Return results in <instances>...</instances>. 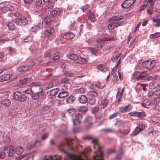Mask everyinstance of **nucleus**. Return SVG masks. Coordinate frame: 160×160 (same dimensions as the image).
<instances>
[{"label": "nucleus", "instance_id": "f257e3e1", "mask_svg": "<svg viewBox=\"0 0 160 160\" xmlns=\"http://www.w3.org/2000/svg\"><path fill=\"white\" fill-rule=\"evenodd\" d=\"M84 139L91 140L92 142L93 143L94 148L97 150L98 152L95 151V155L94 156V160H103L102 158L103 157V153L100 151L101 148L100 146L98 140L94 138L92 136L88 135L85 136L84 138Z\"/></svg>", "mask_w": 160, "mask_h": 160}, {"label": "nucleus", "instance_id": "f03ea898", "mask_svg": "<svg viewBox=\"0 0 160 160\" xmlns=\"http://www.w3.org/2000/svg\"><path fill=\"white\" fill-rule=\"evenodd\" d=\"M123 18V17L122 16H114L112 17L108 20L110 23L108 25L109 29H112L120 25L121 22L119 21L122 19Z\"/></svg>", "mask_w": 160, "mask_h": 160}, {"label": "nucleus", "instance_id": "7ed1b4c3", "mask_svg": "<svg viewBox=\"0 0 160 160\" xmlns=\"http://www.w3.org/2000/svg\"><path fill=\"white\" fill-rule=\"evenodd\" d=\"M116 38L115 37H103L98 39L97 40V42L98 43L97 47L98 49H101L102 48V45L100 44H104L106 41H115L116 40Z\"/></svg>", "mask_w": 160, "mask_h": 160}, {"label": "nucleus", "instance_id": "20e7f679", "mask_svg": "<svg viewBox=\"0 0 160 160\" xmlns=\"http://www.w3.org/2000/svg\"><path fill=\"white\" fill-rule=\"evenodd\" d=\"M31 18L29 16L26 17H22L20 18H18L16 19V23L17 24L22 26L25 25L31 22Z\"/></svg>", "mask_w": 160, "mask_h": 160}, {"label": "nucleus", "instance_id": "39448f33", "mask_svg": "<svg viewBox=\"0 0 160 160\" xmlns=\"http://www.w3.org/2000/svg\"><path fill=\"white\" fill-rule=\"evenodd\" d=\"M13 98L15 100L20 102H23L27 99V98L26 95L23 94L19 91H17L13 94Z\"/></svg>", "mask_w": 160, "mask_h": 160}, {"label": "nucleus", "instance_id": "423d86ee", "mask_svg": "<svg viewBox=\"0 0 160 160\" xmlns=\"http://www.w3.org/2000/svg\"><path fill=\"white\" fill-rule=\"evenodd\" d=\"M156 64L154 60H147L142 62V65L144 68L149 69L153 68Z\"/></svg>", "mask_w": 160, "mask_h": 160}, {"label": "nucleus", "instance_id": "0eeeda50", "mask_svg": "<svg viewBox=\"0 0 160 160\" xmlns=\"http://www.w3.org/2000/svg\"><path fill=\"white\" fill-rule=\"evenodd\" d=\"M92 117L88 116L84 120V122L87 129H91L92 127L93 124L92 122Z\"/></svg>", "mask_w": 160, "mask_h": 160}, {"label": "nucleus", "instance_id": "6e6552de", "mask_svg": "<svg viewBox=\"0 0 160 160\" xmlns=\"http://www.w3.org/2000/svg\"><path fill=\"white\" fill-rule=\"evenodd\" d=\"M129 114H130V116H136L140 118H143L146 116V114L144 112H131L129 113Z\"/></svg>", "mask_w": 160, "mask_h": 160}, {"label": "nucleus", "instance_id": "1a4fd4ad", "mask_svg": "<svg viewBox=\"0 0 160 160\" xmlns=\"http://www.w3.org/2000/svg\"><path fill=\"white\" fill-rule=\"evenodd\" d=\"M43 90L42 88H39V91L37 92H33L31 95L32 99L34 100L38 99L40 96L42 94Z\"/></svg>", "mask_w": 160, "mask_h": 160}, {"label": "nucleus", "instance_id": "9d476101", "mask_svg": "<svg viewBox=\"0 0 160 160\" xmlns=\"http://www.w3.org/2000/svg\"><path fill=\"white\" fill-rule=\"evenodd\" d=\"M136 0H126L121 5L122 8H128L134 3Z\"/></svg>", "mask_w": 160, "mask_h": 160}, {"label": "nucleus", "instance_id": "9b49d317", "mask_svg": "<svg viewBox=\"0 0 160 160\" xmlns=\"http://www.w3.org/2000/svg\"><path fill=\"white\" fill-rule=\"evenodd\" d=\"M146 75L147 74L145 72H136L134 74V76L135 78L138 80H142V79L143 78L146 77Z\"/></svg>", "mask_w": 160, "mask_h": 160}, {"label": "nucleus", "instance_id": "f8f14e48", "mask_svg": "<svg viewBox=\"0 0 160 160\" xmlns=\"http://www.w3.org/2000/svg\"><path fill=\"white\" fill-rule=\"evenodd\" d=\"M54 32L53 28L51 26H48L47 30H44L43 33L44 35L46 37H48L52 35Z\"/></svg>", "mask_w": 160, "mask_h": 160}, {"label": "nucleus", "instance_id": "ddd939ff", "mask_svg": "<svg viewBox=\"0 0 160 160\" xmlns=\"http://www.w3.org/2000/svg\"><path fill=\"white\" fill-rule=\"evenodd\" d=\"M62 9L58 8L56 10H53L50 13L51 16L52 17H56L60 15L62 11Z\"/></svg>", "mask_w": 160, "mask_h": 160}, {"label": "nucleus", "instance_id": "4468645a", "mask_svg": "<svg viewBox=\"0 0 160 160\" xmlns=\"http://www.w3.org/2000/svg\"><path fill=\"white\" fill-rule=\"evenodd\" d=\"M75 37V34L72 32L67 33L65 34H62L61 35V38H64L66 39H71Z\"/></svg>", "mask_w": 160, "mask_h": 160}, {"label": "nucleus", "instance_id": "2eb2a0df", "mask_svg": "<svg viewBox=\"0 0 160 160\" xmlns=\"http://www.w3.org/2000/svg\"><path fill=\"white\" fill-rule=\"evenodd\" d=\"M9 150L8 146L2 147L1 149V158H4Z\"/></svg>", "mask_w": 160, "mask_h": 160}, {"label": "nucleus", "instance_id": "dca6fc26", "mask_svg": "<svg viewBox=\"0 0 160 160\" xmlns=\"http://www.w3.org/2000/svg\"><path fill=\"white\" fill-rule=\"evenodd\" d=\"M118 93L116 95V99L119 102L121 101V98L124 92V88L121 89L118 87Z\"/></svg>", "mask_w": 160, "mask_h": 160}, {"label": "nucleus", "instance_id": "f3484780", "mask_svg": "<svg viewBox=\"0 0 160 160\" xmlns=\"http://www.w3.org/2000/svg\"><path fill=\"white\" fill-rule=\"evenodd\" d=\"M109 102L108 99L104 98L101 101L100 105L101 108L104 109L106 108Z\"/></svg>", "mask_w": 160, "mask_h": 160}, {"label": "nucleus", "instance_id": "a211bd4d", "mask_svg": "<svg viewBox=\"0 0 160 160\" xmlns=\"http://www.w3.org/2000/svg\"><path fill=\"white\" fill-rule=\"evenodd\" d=\"M13 76L12 74H6L1 76V82L7 81L11 78Z\"/></svg>", "mask_w": 160, "mask_h": 160}, {"label": "nucleus", "instance_id": "6ab92c4d", "mask_svg": "<svg viewBox=\"0 0 160 160\" xmlns=\"http://www.w3.org/2000/svg\"><path fill=\"white\" fill-rule=\"evenodd\" d=\"M154 104L153 101L148 99H145L143 102L142 103V105L143 107H147V106L151 105H153Z\"/></svg>", "mask_w": 160, "mask_h": 160}, {"label": "nucleus", "instance_id": "aec40b11", "mask_svg": "<svg viewBox=\"0 0 160 160\" xmlns=\"http://www.w3.org/2000/svg\"><path fill=\"white\" fill-rule=\"evenodd\" d=\"M57 80H52L51 82L47 83L46 84L45 87L49 89L52 87L53 86L57 85Z\"/></svg>", "mask_w": 160, "mask_h": 160}, {"label": "nucleus", "instance_id": "412c9836", "mask_svg": "<svg viewBox=\"0 0 160 160\" xmlns=\"http://www.w3.org/2000/svg\"><path fill=\"white\" fill-rule=\"evenodd\" d=\"M75 62L78 64H82L86 63V60L82 57L78 56V58L76 59Z\"/></svg>", "mask_w": 160, "mask_h": 160}, {"label": "nucleus", "instance_id": "4be33fe9", "mask_svg": "<svg viewBox=\"0 0 160 160\" xmlns=\"http://www.w3.org/2000/svg\"><path fill=\"white\" fill-rule=\"evenodd\" d=\"M69 95V93L67 91H63L60 92L58 95V97L60 98H64Z\"/></svg>", "mask_w": 160, "mask_h": 160}, {"label": "nucleus", "instance_id": "5701e85b", "mask_svg": "<svg viewBox=\"0 0 160 160\" xmlns=\"http://www.w3.org/2000/svg\"><path fill=\"white\" fill-rule=\"evenodd\" d=\"M31 68V67L30 66H22L18 68V70L20 72L27 71V70L30 69Z\"/></svg>", "mask_w": 160, "mask_h": 160}, {"label": "nucleus", "instance_id": "b1692460", "mask_svg": "<svg viewBox=\"0 0 160 160\" xmlns=\"http://www.w3.org/2000/svg\"><path fill=\"white\" fill-rule=\"evenodd\" d=\"M9 147V152L8 156L10 157H12L15 155V153H16L15 148L13 147L10 149V147Z\"/></svg>", "mask_w": 160, "mask_h": 160}, {"label": "nucleus", "instance_id": "393cba45", "mask_svg": "<svg viewBox=\"0 0 160 160\" xmlns=\"http://www.w3.org/2000/svg\"><path fill=\"white\" fill-rule=\"evenodd\" d=\"M47 57H49L52 60H57L60 58V55L58 52L53 54L52 55H47Z\"/></svg>", "mask_w": 160, "mask_h": 160}, {"label": "nucleus", "instance_id": "a878e982", "mask_svg": "<svg viewBox=\"0 0 160 160\" xmlns=\"http://www.w3.org/2000/svg\"><path fill=\"white\" fill-rule=\"evenodd\" d=\"M79 101L82 103H86L88 101L87 98L85 95H82L79 98Z\"/></svg>", "mask_w": 160, "mask_h": 160}, {"label": "nucleus", "instance_id": "bb28decb", "mask_svg": "<svg viewBox=\"0 0 160 160\" xmlns=\"http://www.w3.org/2000/svg\"><path fill=\"white\" fill-rule=\"evenodd\" d=\"M85 91V89L84 88H81L76 90L74 93L75 94H82L84 93Z\"/></svg>", "mask_w": 160, "mask_h": 160}, {"label": "nucleus", "instance_id": "cd10ccee", "mask_svg": "<svg viewBox=\"0 0 160 160\" xmlns=\"http://www.w3.org/2000/svg\"><path fill=\"white\" fill-rule=\"evenodd\" d=\"M1 104L6 105L8 107L10 106L11 102L9 99H5L1 101Z\"/></svg>", "mask_w": 160, "mask_h": 160}, {"label": "nucleus", "instance_id": "c85d7f7f", "mask_svg": "<svg viewBox=\"0 0 160 160\" xmlns=\"http://www.w3.org/2000/svg\"><path fill=\"white\" fill-rule=\"evenodd\" d=\"M59 89L58 88H56L53 89H52L50 91V95L53 96L57 94L59 92Z\"/></svg>", "mask_w": 160, "mask_h": 160}, {"label": "nucleus", "instance_id": "c756f323", "mask_svg": "<svg viewBox=\"0 0 160 160\" xmlns=\"http://www.w3.org/2000/svg\"><path fill=\"white\" fill-rule=\"evenodd\" d=\"M88 18L91 20L92 22H94L96 21L95 18V15L94 13L91 12H89L88 14Z\"/></svg>", "mask_w": 160, "mask_h": 160}, {"label": "nucleus", "instance_id": "7c9ffc66", "mask_svg": "<svg viewBox=\"0 0 160 160\" xmlns=\"http://www.w3.org/2000/svg\"><path fill=\"white\" fill-rule=\"evenodd\" d=\"M41 84L40 82H33L31 83L29 85V87L31 88L33 87H39V88L40 87Z\"/></svg>", "mask_w": 160, "mask_h": 160}, {"label": "nucleus", "instance_id": "2f4dec72", "mask_svg": "<svg viewBox=\"0 0 160 160\" xmlns=\"http://www.w3.org/2000/svg\"><path fill=\"white\" fill-rule=\"evenodd\" d=\"M75 98L72 95L69 96L67 99V102L70 104L72 103L75 101Z\"/></svg>", "mask_w": 160, "mask_h": 160}, {"label": "nucleus", "instance_id": "473e14b6", "mask_svg": "<svg viewBox=\"0 0 160 160\" xmlns=\"http://www.w3.org/2000/svg\"><path fill=\"white\" fill-rule=\"evenodd\" d=\"M16 153L18 154H20L24 151L23 149L22 146H18L15 148Z\"/></svg>", "mask_w": 160, "mask_h": 160}, {"label": "nucleus", "instance_id": "72a5a7b5", "mask_svg": "<svg viewBox=\"0 0 160 160\" xmlns=\"http://www.w3.org/2000/svg\"><path fill=\"white\" fill-rule=\"evenodd\" d=\"M160 36V32H157L154 34H151L149 38L151 39H154Z\"/></svg>", "mask_w": 160, "mask_h": 160}, {"label": "nucleus", "instance_id": "f704fd0d", "mask_svg": "<svg viewBox=\"0 0 160 160\" xmlns=\"http://www.w3.org/2000/svg\"><path fill=\"white\" fill-rule=\"evenodd\" d=\"M51 21L50 17L47 16L45 18L44 21H43L42 22L45 23L48 26L50 24Z\"/></svg>", "mask_w": 160, "mask_h": 160}, {"label": "nucleus", "instance_id": "c9c22d12", "mask_svg": "<svg viewBox=\"0 0 160 160\" xmlns=\"http://www.w3.org/2000/svg\"><path fill=\"white\" fill-rule=\"evenodd\" d=\"M4 3H1V11H2L3 12H6L8 11V7L7 6H4Z\"/></svg>", "mask_w": 160, "mask_h": 160}, {"label": "nucleus", "instance_id": "e433bc0d", "mask_svg": "<svg viewBox=\"0 0 160 160\" xmlns=\"http://www.w3.org/2000/svg\"><path fill=\"white\" fill-rule=\"evenodd\" d=\"M97 68L101 71L105 72L107 71V68L105 66L102 64L99 65L97 67Z\"/></svg>", "mask_w": 160, "mask_h": 160}, {"label": "nucleus", "instance_id": "4c0bfd02", "mask_svg": "<svg viewBox=\"0 0 160 160\" xmlns=\"http://www.w3.org/2000/svg\"><path fill=\"white\" fill-rule=\"evenodd\" d=\"M88 108L86 106H82L80 107L79 109L78 110L79 111L82 112H85L88 110Z\"/></svg>", "mask_w": 160, "mask_h": 160}, {"label": "nucleus", "instance_id": "58836bf2", "mask_svg": "<svg viewBox=\"0 0 160 160\" xmlns=\"http://www.w3.org/2000/svg\"><path fill=\"white\" fill-rule=\"evenodd\" d=\"M8 28L11 30H13L15 28V25L12 22H9L8 24Z\"/></svg>", "mask_w": 160, "mask_h": 160}, {"label": "nucleus", "instance_id": "ea45409f", "mask_svg": "<svg viewBox=\"0 0 160 160\" xmlns=\"http://www.w3.org/2000/svg\"><path fill=\"white\" fill-rule=\"evenodd\" d=\"M124 123L122 120H117L115 123V126L117 127H119L123 125Z\"/></svg>", "mask_w": 160, "mask_h": 160}, {"label": "nucleus", "instance_id": "a19ab883", "mask_svg": "<svg viewBox=\"0 0 160 160\" xmlns=\"http://www.w3.org/2000/svg\"><path fill=\"white\" fill-rule=\"evenodd\" d=\"M77 55L74 54H71L68 56L69 58L75 61L76 59L78 58Z\"/></svg>", "mask_w": 160, "mask_h": 160}, {"label": "nucleus", "instance_id": "79ce46f5", "mask_svg": "<svg viewBox=\"0 0 160 160\" xmlns=\"http://www.w3.org/2000/svg\"><path fill=\"white\" fill-rule=\"evenodd\" d=\"M54 5L55 3L51 1L49 2L47 4V8L49 9H51L53 8Z\"/></svg>", "mask_w": 160, "mask_h": 160}, {"label": "nucleus", "instance_id": "37998d69", "mask_svg": "<svg viewBox=\"0 0 160 160\" xmlns=\"http://www.w3.org/2000/svg\"><path fill=\"white\" fill-rule=\"evenodd\" d=\"M66 112L68 113L70 115H72L75 113L76 110L74 108H72L67 110Z\"/></svg>", "mask_w": 160, "mask_h": 160}, {"label": "nucleus", "instance_id": "c03bdc74", "mask_svg": "<svg viewBox=\"0 0 160 160\" xmlns=\"http://www.w3.org/2000/svg\"><path fill=\"white\" fill-rule=\"evenodd\" d=\"M89 51L91 53H92V54H94L95 56H97L98 54V51L94 49H93L90 48L89 49Z\"/></svg>", "mask_w": 160, "mask_h": 160}, {"label": "nucleus", "instance_id": "a18cd8bd", "mask_svg": "<svg viewBox=\"0 0 160 160\" xmlns=\"http://www.w3.org/2000/svg\"><path fill=\"white\" fill-rule=\"evenodd\" d=\"M145 125L143 124H141L137 127L135 130H143L145 129Z\"/></svg>", "mask_w": 160, "mask_h": 160}, {"label": "nucleus", "instance_id": "49530a36", "mask_svg": "<svg viewBox=\"0 0 160 160\" xmlns=\"http://www.w3.org/2000/svg\"><path fill=\"white\" fill-rule=\"evenodd\" d=\"M40 29V27L38 25L34 26L31 28L30 30V31L31 32H34L38 31Z\"/></svg>", "mask_w": 160, "mask_h": 160}, {"label": "nucleus", "instance_id": "de8ad7c7", "mask_svg": "<svg viewBox=\"0 0 160 160\" xmlns=\"http://www.w3.org/2000/svg\"><path fill=\"white\" fill-rule=\"evenodd\" d=\"M88 94L92 98H95L97 96V92L94 91L89 92Z\"/></svg>", "mask_w": 160, "mask_h": 160}, {"label": "nucleus", "instance_id": "09e8293b", "mask_svg": "<svg viewBox=\"0 0 160 160\" xmlns=\"http://www.w3.org/2000/svg\"><path fill=\"white\" fill-rule=\"evenodd\" d=\"M61 82L62 83H65L66 84H69V80L68 78H64L61 80Z\"/></svg>", "mask_w": 160, "mask_h": 160}, {"label": "nucleus", "instance_id": "8fccbe9b", "mask_svg": "<svg viewBox=\"0 0 160 160\" xmlns=\"http://www.w3.org/2000/svg\"><path fill=\"white\" fill-rule=\"evenodd\" d=\"M132 106L129 104L127 106H126L124 107V112H128L131 110L132 109Z\"/></svg>", "mask_w": 160, "mask_h": 160}, {"label": "nucleus", "instance_id": "3c124183", "mask_svg": "<svg viewBox=\"0 0 160 160\" xmlns=\"http://www.w3.org/2000/svg\"><path fill=\"white\" fill-rule=\"evenodd\" d=\"M96 100L95 98L91 97L89 99V102L91 105H94L95 104Z\"/></svg>", "mask_w": 160, "mask_h": 160}, {"label": "nucleus", "instance_id": "603ef678", "mask_svg": "<svg viewBox=\"0 0 160 160\" xmlns=\"http://www.w3.org/2000/svg\"><path fill=\"white\" fill-rule=\"evenodd\" d=\"M73 124L75 126H77L81 123V121L79 120L74 119L73 120Z\"/></svg>", "mask_w": 160, "mask_h": 160}, {"label": "nucleus", "instance_id": "864d4df0", "mask_svg": "<svg viewBox=\"0 0 160 160\" xmlns=\"http://www.w3.org/2000/svg\"><path fill=\"white\" fill-rule=\"evenodd\" d=\"M35 2L37 6L41 7L43 4L42 0H35Z\"/></svg>", "mask_w": 160, "mask_h": 160}, {"label": "nucleus", "instance_id": "5fc2aeb1", "mask_svg": "<svg viewBox=\"0 0 160 160\" xmlns=\"http://www.w3.org/2000/svg\"><path fill=\"white\" fill-rule=\"evenodd\" d=\"M99 109V108L98 107H95L92 108V112L93 113H95L98 112Z\"/></svg>", "mask_w": 160, "mask_h": 160}, {"label": "nucleus", "instance_id": "6e6d98bb", "mask_svg": "<svg viewBox=\"0 0 160 160\" xmlns=\"http://www.w3.org/2000/svg\"><path fill=\"white\" fill-rule=\"evenodd\" d=\"M34 146V143H28L27 145L26 148L28 150H29L32 148Z\"/></svg>", "mask_w": 160, "mask_h": 160}, {"label": "nucleus", "instance_id": "4d7b16f0", "mask_svg": "<svg viewBox=\"0 0 160 160\" xmlns=\"http://www.w3.org/2000/svg\"><path fill=\"white\" fill-rule=\"evenodd\" d=\"M28 78H24L20 80V82L21 84H26L27 83V82L28 81Z\"/></svg>", "mask_w": 160, "mask_h": 160}, {"label": "nucleus", "instance_id": "13d9d810", "mask_svg": "<svg viewBox=\"0 0 160 160\" xmlns=\"http://www.w3.org/2000/svg\"><path fill=\"white\" fill-rule=\"evenodd\" d=\"M158 92L157 91H155L154 92H149L148 93V96H154L155 95H158Z\"/></svg>", "mask_w": 160, "mask_h": 160}, {"label": "nucleus", "instance_id": "bf43d9fd", "mask_svg": "<svg viewBox=\"0 0 160 160\" xmlns=\"http://www.w3.org/2000/svg\"><path fill=\"white\" fill-rule=\"evenodd\" d=\"M32 36H28L25 39H24V41L25 42H31L32 40Z\"/></svg>", "mask_w": 160, "mask_h": 160}, {"label": "nucleus", "instance_id": "052dcab7", "mask_svg": "<svg viewBox=\"0 0 160 160\" xmlns=\"http://www.w3.org/2000/svg\"><path fill=\"white\" fill-rule=\"evenodd\" d=\"M28 156V154H24L23 155H22L18 157H17L16 159L17 160H21L24 158Z\"/></svg>", "mask_w": 160, "mask_h": 160}, {"label": "nucleus", "instance_id": "680f3d73", "mask_svg": "<svg viewBox=\"0 0 160 160\" xmlns=\"http://www.w3.org/2000/svg\"><path fill=\"white\" fill-rule=\"evenodd\" d=\"M6 58V54L3 53H1V61H4Z\"/></svg>", "mask_w": 160, "mask_h": 160}, {"label": "nucleus", "instance_id": "e2e57ef3", "mask_svg": "<svg viewBox=\"0 0 160 160\" xmlns=\"http://www.w3.org/2000/svg\"><path fill=\"white\" fill-rule=\"evenodd\" d=\"M25 93L28 94H30V95L33 93L31 89L30 88H28L25 91Z\"/></svg>", "mask_w": 160, "mask_h": 160}, {"label": "nucleus", "instance_id": "0e129e2a", "mask_svg": "<svg viewBox=\"0 0 160 160\" xmlns=\"http://www.w3.org/2000/svg\"><path fill=\"white\" fill-rule=\"evenodd\" d=\"M114 69V68H113L112 69L111 73H112V75H113V78H115V79L116 80H117V79H118V76H117V71H116V73H115V72L114 71H113Z\"/></svg>", "mask_w": 160, "mask_h": 160}, {"label": "nucleus", "instance_id": "69168bd1", "mask_svg": "<svg viewBox=\"0 0 160 160\" xmlns=\"http://www.w3.org/2000/svg\"><path fill=\"white\" fill-rule=\"evenodd\" d=\"M118 114V113L116 112L110 115L109 117V118L110 119H113V118L116 117Z\"/></svg>", "mask_w": 160, "mask_h": 160}, {"label": "nucleus", "instance_id": "338daca9", "mask_svg": "<svg viewBox=\"0 0 160 160\" xmlns=\"http://www.w3.org/2000/svg\"><path fill=\"white\" fill-rule=\"evenodd\" d=\"M153 8L152 6H151L147 10L148 13L149 14H151L153 12Z\"/></svg>", "mask_w": 160, "mask_h": 160}, {"label": "nucleus", "instance_id": "774afa93", "mask_svg": "<svg viewBox=\"0 0 160 160\" xmlns=\"http://www.w3.org/2000/svg\"><path fill=\"white\" fill-rule=\"evenodd\" d=\"M75 119L79 120L80 121V120L82 119V117L80 114H78L75 115Z\"/></svg>", "mask_w": 160, "mask_h": 160}]
</instances>
